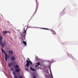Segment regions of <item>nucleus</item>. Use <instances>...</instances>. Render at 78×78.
I'll list each match as a JSON object with an SVG mask.
<instances>
[{
  "mask_svg": "<svg viewBox=\"0 0 78 78\" xmlns=\"http://www.w3.org/2000/svg\"><path fill=\"white\" fill-rule=\"evenodd\" d=\"M23 43L24 44V45L26 46H27V42H26L25 41H23Z\"/></svg>",
  "mask_w": 78,
  "mask_h": 78,
  "instance_id": "nucleus-12",
  "label": "nucleus"
},
{
  "mask_svg": "<svg viewBox=\"0 0 78 78\" xmlns=\"http://www.w3.org/2000/svg\"><path fill=\"white\" fill-rule=\"evenodd\" d=\"M14 78H17V77L16 76H14Z\"/></svg>",
  "mask_w": 78,
  "mask_h": 78,
  "instance_id": "nucleus-19",
  "label": "nucleus"
},
{
  "mask_svg": "<svg viewBox=\"0 0 78 78\" xmlns=\"http://www.w3.org/2000/svg\"><path fill=\"white\" fill-rule=\"evenodd\" d=\"M51 31L53 34H56V32H55V31L52 30H51Z\"/></svg>",
  "mask_w": 78,
  "mask_h": 78,
  "instance_id": "nucleus-9",
  "label": "nucleus"
},
{
  "mask_svg": "<svg viewBox=\"0 0 78 78\" xmlns=\"http://www.w3.org/2000/svg\"><path fill=\"white\" fill-rule=\"evenodd\" d=\"M15 71L16 72H19L20 71V69L17 68L15 69Z\"/></svg>",
  "mask_w": 78,
  "mask_h": 78,
  "instance_id": "nucleus-7",
  "label": "nucleus"
},
{
  "mask_svg": "<svg viewBox=\"0 0 78 78\" xmlns=\"http://www.w3.org/2000/svg\"><path fill=\"white\" fill-rule=\"evenodd\" d=\"M14 67L15 69H19V66L18 65H16L14 66Z\"/></svg>",
  "mask_w": 78,
  "mask_h": 78,
  "instance_id": "nucleus-5",
  "label": "nucleus"
},
{
  "mask_svg": "<svg viewBox=\"0 0 78 78\" xmlns=\"http://www.w3.org/2000/svg\"><path fill=\"white\" fill-rule=\"evenodd\" d=\"M37 64L38 65V66H39V65H41L40 64V62H38L37 63Z\"/></svg>",
  "mask_w": 78,
  "mask_h": 78,
  "instance_id": "nucleus-18",
  "label": "nucleus"
},
{
  "mask_svg": "<svg viewBox=\"0 0 78 78\" xmlns=\"http://www.w3.org/2000/svg\"><path fill=\"white\" fill-rule=\"evenodd\" d=\"M35 58H36V60L37 61V60H39V58H37V57H36Z\"/></svg>",
  "mask_w": 78,
  "mask_h": 78,
  "instance_id": "nucleus-17",
  "label": "nucleus"
},
{
  "mask_svg": "<svg viewBox=\"0 0 78 78\" xmlns=\"http://www.w3.org/2000/svg\"><path fill=\"white\" fill-rule=\"evenodd\" d=\"M2 39H3V37L0 35V45L1 47L4 48L5 45H6L7 42L5 40H4L3 41H2Z\"/></svg>",
  "mask_w": 78,
  "mask_h": 78,
  "instance_id": "nucleus-1",
  "label": "nucleus"
},
{
  "mask_svg": "<svg viewBox=\"0 0 78 78\" xmlns=\"http://www.w3.org/2000/svg\"><path fill=\"white\" fill-rule=\"evenodd\" d=\"M40 69H41V68H40Z\"/></svg>",
  "mask_w": 78,
  "mask_h": 78,
  "instance_id": "nucleus-31",
  "label": "nucleus"
},
{
  "mask_svg": "<svg viewBox=\"0 0 78 78\" xmlns=\"http://www.w3.org/2000/svg\"><path fill=\"white\" fill-rule=\"evenodd\" d=\"M26 70L27 71H28V69L27 68H26Z\"/></svg>",
  "mask_w": 78,
  "mask_h": 78,
  "instance_id": "nucleus-23",
  "label": "nucleus"
},
{
  "mask_svg": "<svg viewBox=\"0 0 78 78\" xmlns=\"http://www.w3.org/2000/svg\"><path fill=\"white\" fill-rule=\"evenodd\" d=\"M9 52L10 54H13V51H9Z\"/></svg>",
  "mask_w": 78,
  "mask_h": 78,
  "instance_id": "nucleus-14",
  "label": "nucleus"
},
{
  "mask_svg": "<svg viewBox=\"0 0 78 78\" xmlns=\"http://www.w3.org/2000/svg\"><path fill=\"white\" fill-rule=\"evenodd\" d=\"M42 29H44V30H49V29L46 28H42Z\"/></svg>",
  "mask_w": 78,
  "mask_h": 78,
  "instance_id": "nucleus-16",
  "label": "nucleus"
},
{
  "mask_svg": "<svg viewBox=\"0 0 78 78\" xmlns=\"http://www.w3.org/2000/svg\"><path fill=\"white\" fill-rule=\"evenodd\" d=\"M30 69L31 70H32V71H35V69H33V68L30 67Z\"/></svg>",
  "mask_w": 78,
  "mask_h": 78,
  "instance_id": "nucleus-11",
  "label": "nucleus"
},
{
  "mask_svg": "<svg viewBox=\"0 0 78 78\" xmlns=\"http://www.w3.org/2000/svg\"><path fill=\"white\" fill-rule=\"evenodd\" d=\"M28 60L29 61H30V59H29V58H28Z\"/></svg>",
  "mask_w": 78,
  "mask_h": 78,
  "instance_id": "nucleus-28",
  "label": "nucleus"
},
{
  "mask_svg": "<svg viewBox=\"0 0 78 78\" xmlns=\"http://www.w3.org/2000/svg\"><path fill=\"white\" fill-rule=\"evenodd\" d=\"M33 77L34 78H36V77L35 76H33Z\"/></svg>",
  "mask_w": 78,
  "mask_h": 78,
  "instance_id": "nucleus-24",
  "label": "nucleus"
},
{
  "mask_svg": "<svg viewBox=\"0 0 78 78\" xmlns=\"http://www.w3.org/2000/svg\"><path fill=\"white\" fill-rule=\"evenodd\" d=\"M14 64L13 62H11L9 63V67H11V66H12Z\"/></svg>",
  "mask_w": 78,
  "mask_h": 78,
  "instance_id": "nucleus-8",
  "label": "nucleus"
},
{
  "mask_svg": "<svg viewBox=\"0 0 78 78\" xmlns=\"http://www.w3.org/2000/svg\"><path fill=\"white\" fill-rule=\"evenodd\" d=\"M6 33H7V31H2V34L3 35L6 34Z\"/></svg>",
  "mask_w": 78,
  "mask_h": 78,
  "instance_id": "nucleus-10",
  "label": "nucleus"
},
{
  "mask_svg": "<svg viewBox=\"0 0 78 78\" xmlns=\"http://www.w3.org/2000/svg\"><path fill=\"white\" fill-rule=\"evenodd\" d=\"M36 67H38V66L37 65H36Z\"/></svg>",
  "mask_w": 78,
  "mask_h": 78,
  "instance_id": "nucleus-25",
  "label": "nucleus"
},
{
  "mask_svg": "<svg viewBox=\"0 0 78 78\" xmlns=\"http://www.w3.org/2000/svg\"><path fill=\"white\" fill-rule=\"evenodd\" d=\"M51 78H53V76H51Z\"/></svg>",
  "mask_w": 78,
  "mask_h": 78,
  "instance_id": "nucleus-29",
  "label": "nucleus"
},
{
  "mask_svg": "<svg viewBox=\"0 0 78 78\" xmlns=\"http://www.w3.org/2000/svg\"><path fill=\"white\" fill-rule=\"evenodd\" d=\"M68 56L69 57H70V58H72V57H73V56H72V55L71 54H69L68 55Z\"/></svg>",
  "mask_w": 78,
  "mask_h": 78,
  "instance_id": "nucleus-15",
  "label": "nucleus"
},
{
  "mask_svg": "<svg viewBox=\"0 0 78 78\" xmlns=\"http://www.w3.org/2000/svg\"><path fill=\"white\" fill-rule=\"evenodd\" d=\"M23 30H24V31L23 32V34L21 35V38L22 39V40L23 41H24V40L25 39V36H26V30L27 29H26V30H25V29L24 28Z\"/></svg>",
  "mask_w": 78,
  "mask_h": 78,
  "instance_id": "nucleus-2",
  "label": "nucleus"
},
{
  "mask_svg": "<svg viewBox=\"0 0 78 78\" xmlns=\"http://www.w3.org/2000/svg\"><path fill=\"white\" fill-rule=\"evenodd\" d=\"M2 52H3L4 54H5L6 53V52H5V51H4V50H3V48H2Z\"/></svg>",
  "mask_w": 78,
  "mask_h": 78,
  "instance_id": "nucleus-13",
  "label": "nucleus"
},
{
  "mask_svg": "<svg viewBox=\"0 0 78 78\" xmlns=\"http://www.w3.org/2000/svg\"><path fill=\"white\" fill-rule=\"evenodd\" d=\"M19 78H23L22 76H20Z\"/></svg>",
  "mask_w": 78,
  "mask_h": 78,
  "instance_id": "nucleus-20",
  "label": "nucleus"
},
{
  "mask_svg": "<svg viewBox=\"0 0 78 78\" xmlns=\"http://www.w3.org/2000/svg\"><path fill=\"white\" fill-rule=\"evenodd\" d=\"M11 70H12V69H11Z\"/></svg>",
  "mask_w": 78,
  "mask_h": 78,
  "instance_id": "nucleus-30",
  "label": "nucleus"
},
{
  "mask_svg": "<svg viewBox=\"0 0 78 78\" xmlns=\"http://www.w3.org/2000/svg\"><path fill=\"white\" fill-rule=\"evenodd\" d=\"M26 62H27V63L26 65V66L27 68H28L29 67V66L30 65V63L31 64H33V63H32V62H31V61L30 60L29 62V61L28 60H26Z\"/></svg>",
  "mask_w": 78,
  "mask_h": 78,
  "instance_id": "nucleus-3",
  "label": "nucleus"
},
{
  "mask_svg": "<svg viewBox=\"0 0 78 78\" xmlns=\"http://www.w3.org/2000/svg\"><path fill=\"white\" fill-rule=\"evenodd\" d=\"M5 60L6 61H7V60H8V58H9V56L8 55L6 54H5Z\"/></svg>",
  "mask_w": 78,
  "mask_h": 78,
  "instance_id": "nucleus-4",
  "label": "nucleus"
},
{
  "mask_svg": "<svg viewBox=\"0 0 78 78\" xmlns=\"http://www.w3.org/2000/svg\"><path fill=\"white\" fill-rule=\"evenodd\" d=\"M7 33H9V31H7Z\"/></svg>",
  "mask_w": 78,
  "mask_h": 78,
  "instance_id": "nucleus-26",
  "label": "nucleus"
},
{
  "mask_svg": "<svg viewBox=\"0 0 78 78\" xmlns=\"http://www.w3.org/2000/svg\"><path fill=\"white\" fill-rule=\"evenodd\" d=\"M16 57L14 56H12V57L11 58V60L12 61H14Z\"/></svg>",
  "mask_w": 78,
  "mask_h": 78,
  "instance_id": "nucleus-6",
  "label": "nucleus"
},
{
  "mask_svg": "<svg viewBox=\"0 0 78 78\" xmlns=\"http://www.w3.org/2000/svg\"><path fill=\"white\" fill-rule=\"evenodd\" d=\"M50 72L51 74V70H50Z\"/></svg>",
  "mask_w": 78,
  "mask_h": 78,
  "instance_id": "nucleus-27",
  "label": "nucleus"
},
{
  "mask_svg": "<svg viewBox=\"0 0 78 78\" xmlns=\"http://www.w3.org/2000/svg\"><path fill=\"white\" fill-rule=\"evenodd\" d=\"M13 75H16V73L14 72H13Z\"/></svg>",
  "mask_w": 78,
  "mask_h": 78,
  "instance_id": "nucleus-21",
  "label": "nucleus"
},
{
  "mask_svg": "<svg viewBox=\"0 0 78 78\" xmlns=\"http://www.w3.org/2000/svg\"><path fill=\"white\" fill-rule=\"evenodd\" d=\"M36 3H37V6H38V4L37 3V0H36Z\"/></svg>",
  "mask_w": 78,
  "mask_h": 78,
  "instance_id": "nucleus-22",
  "label": "nucleus"
}]
</instances>
